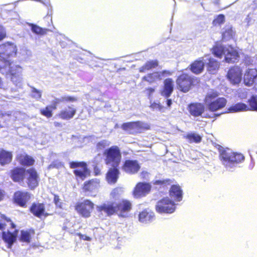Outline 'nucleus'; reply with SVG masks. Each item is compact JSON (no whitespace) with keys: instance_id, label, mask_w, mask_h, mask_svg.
Masks as SVG:
<instances>
[{"instance_id":"f257e3e1","label":"nucleus","mask_w":257,"mask_h":257,"mask_svg":"<svg viewBox=\"0 0 257 257\" xmlns=\"http://www.w3.org/2000/svg\"><path fill=\"white\" fill-rule=\"evenodd\" d=\"M27 175L26 178V182L28 187L30 190H34L39 186V176L34 168H30L26 169L22 167H15L12 169L9 172V176L11 179L16 183L23 182L26 175Z\"/></svg>"},{"instance_id":"f03ea898","label":"nucleus","mask_w":257,"mask_h":257,"mask_svg":"<svg viewBox=\"0 0 257 257\" xmlns=\"http://www.w3.org/2000/svg\"><path fill=\"white\" fill-rule=\"evenodd\" d=\"M23 68L7 59L0 60V72L5 75L16 85L22 80Z\"/></svg>"},{"instance_id":"7ed1b4c3","label":"nucleus","mask_w":257,"mask_h":257,"mask_svg":"<svg viewBox=\"0 0 257 257\" xmlns=\"http://www.w3.org/2000/svg\"><path fill=\"white\" fill-rule=\"evenodd\" d=\"M218 93L213 92L208 93L205 97L204 102L210 112H216L222 109L226 105L227 101L224 97H217Z\"/></svg>"},{"instance_id":"20e7f679","label":"nucleus","mask_w":257,"mask_h":257,"mask_svg":"<svg viewBox=\"0 0 257 257\" xmlns=\"http://www.w3.org/2000/svg\"><path fill=\"white\" fill-rule=\"evenodd\" d=\"M78 100V98L75 96H63L61 98H55L52 102L51 105H47L40 110L41 115L49 118L53 116V111L57 108L58 105L61 102H74Z\"/></svg>"},{"instance_id":"39448f33","label":"nucleus","mask_w":257,"mask_h":257,"mask_svg":"<svg viewBox=\"0 0 257 257\" xmlns=\"http://www.w3.org/2000/svg\"><path fill=\"white\" fill-rule=\"evenodd\" d=\"M197 82V78L186 73L180 74L176 80V87L181 92L187 93Z\"/></svg>"},{"instance_id":"423d86ee","label":"nucleus","mask_w":257,"mask_h":257,"mask_svg":"<svg viewBox=\"0 0 257 257\" xmlns=\"http://www.w3.org/2000/svg\"><path fill=\"white\" fill-rule=\"evenodd\" d=\"M104 161L106 165L111 167H119L121 153L118 146H112L106 149L104 152Z\"/></svg>"},{"instance_id":"0eeeda50","label":"nucleus","mask_w":257,"mask_h":257,"mask_svg":"<svg viewBox=\"0 0 257 257\" xmlns=\"http://www.w3.org/2000/svg\"><path fill=\"white\" fill-rule=\"evenodd\" d=\"M69 166L74 169L73 173L77 179L83 181L90 175V171L85 162L71 161L69 163Z\"/></svg>"},{"instance_id":"6e6552de","label":"nucleus","mask_w":257,"mask_h":257,"mask_svg":"<svg viewBox=\"0 0 257 257\" xmlns=\"http://www.w3.org/2000/svg\"><path fill=\"white\" fill-rule=\"evenodd\" d=\"M2 219L4 220H6L7 223H5L7 224L5 226V228L10 225V228L14 229L12 232L10 230L7 231H3L2 233V237L4 241L7 244V247L9 248H11L13 244L16 240L17 236L18 233V230L16 228V225L11 221L9 218H8L4 215L2 216Z\"/></svg>"},{"instance_id":"1a4fd4ad","label":"nucleus","mask_w":257,"mask_h":257,"mask_svg":"<svg viewBox=\"0 0 257 257\" xmlns=\"http://www.w3.org/2000/svg\"><path fill=\"white\" fill-rule=\"evenodd\" d=\"M95 204L90 199H86L77 202L74 205V209L77 213L84 218H89L94 209Z\"/></svg>"},{"instance_id":"9d476101","label":"nucleus","mask_w":257,"mask_h":257,"mask_svg":"<svg viewBox=\"0 0 257 257\" xmlns=\"http://www.w3.org/2000/svg\"><path fill=\"white\" fill-rule=\"evenodd\" d=\"M32 196L33 195L28 191L19 190L14 193L13 200L17 205L22 208H27Z\"/></svg>"},{"instance_id":"9b49d317","label":"nucleus","mask_w":257,"mask_h":257,"mask_svg":"<svg viewBox=\"0 0 257 257\" xmlns=\"http://www.w3.org/2000/svg\"><path fill=\"white\" fill-rule=\"evenodd\" d=\"M155 209L159 213H172L176 209V205L169 198L164 197L157 202Z\"/></svg>"},{"instance_id":"f8f14e48","label":"nucleus","mask_w":257,"mask_h":257,"mask_svg":"<svg viewBox=\"0 0 257 257\" xmlns=\"http://www.w3.org/2000/svg\"><path fill=\"white\" fill-rule=\"evenodd\" d=\"M100 180L94 178L86 181L82 186V190L87 195L95 197L100 188Z\"/></svg>"},{"instance_id":"ddd939ff","label":"nucleus","mask_w":257,"mask_h":257,"mask_svg":"<svg viewBox=\"0 0 257 257\" xmlns=\"http://www.w3.org/2000/svg\"><path fill=\"white\" fill-rule=\"evenodd\" d=\"M115 205L117 215L123 218L127 217L133 209L132 201L126 199L120 200Z\"/></svg>"},{"instance_id":"4468645a","label":"nucleus","mask_w":257,"mask_h":257,"mask_svg":"<svg viewBox=\"0 0 257 257\" xmlns=\"http://www.w3.org/2000/svg\"><path fill=\"white\" fill-rule=\"evenodd\" d=\"M17 53L16 46L12 42H6L0 45V60L15 57Z\"/></svg>"},{"instance_id":"2eb2a0df","label":"nucleus","mask_w":257,"mask_h":257,"mask_svg":"<svg viewBox=\"0 0 257 257\" xmlns=\"http://www.w3.org/2000/svg\"><path fill=\"white\" fill-rule=\"evenodd\" d=\"M121 128L129 134L135 135L141 133L143 130H149L150 126H144L139 121L124 122L121 125Z\"/></svg>"},{"instance_id":"dca6fc26","label":"nucleus","mask_w":257,"mask_h":257,"mask_svg":"<svg viewBox=\"0 0 257 257\" xmlns=\"http://www.w3.org/2000/svg\"><path fill=\"white\" fill-rule=\"evenodd\" d=\"M172 72L169 70H164L162 71H154L144 76L142 81L147 82L148 84L156 83L158 81H161L163 76H167L172 75Z\"/></svg>"},{"instance_id":"f3484780","label":"nucleus","mask_w":257,"mask_h":257,"mask_svg":"<svg viewBox=\"0 0 257 257\" xmlns=\"http://www.w3.org/2000/svg\"><path fill=\"white\" fill-rule=\"evenodd\" d=\"M152 189L150 183L147 182H138L134 187L132 194L135 198H141L148 194Z\"/></svg>"},{"instance_id":"a211bd4d","label":"nucleus","mask_w":257,"mask_h":257,"mask_svg":"<svg viewBox=\"0 0 257 257\" xmlns=\"http://www.w3.org/2000/svg\"><path fill=\"white\" fill-rule=\"evenodd\" d=\"M29 210L34 216L39 218L42 216L46 217L52 214L46 211L45 206L44 203L34 202L32 203Z\"/></svg>"},{"instance_id":"6ab92c4d","label":"nucleus","mask_w":257,"mask_h":257,"mask_svg":"<svg viewBox=\"0 0 257 257\" xmlns=\"http://www.w3.org/2000/svg\"><path fill=\"white\" fill-rule=\"evenodd\" d=\"M242 70L237 66L230 67L227 74V77L230 82L233 84H238L242 79Z\"/></svg>"},{"instance_id":"aec40b11","label":"nucleus","mask_w":257,"mask_h":257,"mask_svg":"<svg viewBox=\"0 0 257 257\" xmlns=\"http://www.w3.org/2000/svg\"><path fill=\"white\" fill-rule=\"evenodd\" d=\"M121 168L125 173L135 174L139 172L141 166L136 160H126L124 161Z\"/></svg>"},{"instance_id":"412c9836","label":"nucleus","mask_w":257,"mask_h":257,"mask_svg":"<svg viewBox=\"0 0 257 257\" xmlns=\"http://www.w3.org/2000/svg\"><path fill=\"white\" fill-rule=\"evenodd\" d=\"M76 112V108L74 105L71 104L61 110L57 116L62 120H69L75 115Z\"/></svg>"},{"instance_id":"4be33fe9","label":"nucleus","mask_w":257,"mask_h":257,"mask_svg":"<svg viewBox=\"0 0 257 257\" xmlns=\"http://www.w3.org/2000/svg\"><path fill=\"white\" fill-rule=\"evenodd\" d=\"M170 199L175 202H180L183 199V192L181 186L178 184L172 185L169 190Z\"/></svg>"},{"instance_id":"5701e85b","label":"nucleus","mask_w":257,"mask_h":257,"mask_svg":"<svg viewBox=\"0 0 257 257\" xmlns=\"http://www.w3.org/2000/svg\"><path fill=\"white\" fill-rule=\"evenodd\" d=\"M232 151L228 149H222L219 151V159L226 168L232 167Z\"/></svg>"},{"instance_id":"b1692460","label":"nucleus","mask_w":257,"mask_h":257,"mask_svg":"<svg viewBox=\"0 0 257 257\" xmlns=\"http://www.w3.org/2000/svg\"><path fill=\"white\" fill-rule=\"evenodd\" d=\"M187 109L191 115L197 117L201 116L204 113L205 106L200 102H192L188 105Z\"/></svg>"},{"instance_id":"393cba45","label":"nucleus","mask_w":257,"mask_h":257,"mask_svg":"<svg viewBox=\"0 0 257 257\" xmlns=\"http://www.w3.org/2000/svg\"><path fill=\"white\" fill-rule=\"evenodd\" d=\"M119 174L118 167H112L107 170L105 174V179L108 184H114L117 182Z\"/></svg>"},{"instance_id":"a878e982","label":"nucleus","mask_w":257,"mask_h":257,"mask_svg":"<svg viewBox=\"0 0 257 257\" xmlns=\"http://www.w3.org/2000/svg\"><path fill=\"white\" fill-rule=\"evenodd\" d=\"M174 90V81L171 78H166L164 80L163 86L160 91L162 96L165 98L169 97Z\"/></svg>"},{"instance_id":"bb28decb","label":"nucleus","mask_w":257,"mask_h":257,"mask_svg":"<svg viewBox=\"0 0 257 257\" xmlns=\"http://www.w3.org/2000/svg\"><path fill=\"white\" fill-rule=\"evenodd\" d=\"M97 210L98 212H104L107 216H110L115 213L117 214L116 205L111 202L109 203H103L97 206Z\"/></svg>"},{"instance_id":"cd10ccee","label":"nucleus","mask_w":257,"mask_h":257,"mask_svg":"<svg viewBox=\"0 0 257 257\" xmlns=\"http://www.w3.org/2000/svg\"><path fill=\"white\" fill-rule=\"evenodd\" d=\"M205 63L202 58L194 60L189 66L190 71L195 74H199L203 72Z\"/></svg>"},{"instance_id":"c85d7f7f","label":"nucleus","mask_w":257,"mask_h":257,"mask_svg":"<svg viewBox=\"0 0 257 257\" xmlns=\"http://www.w3.org/2000/svg\"><path fill=\"white\" fill-rule=\"evenodd\" d=\"M17 160L23 166H32L35 163L34 158L26 154H20L17 156Z\"/></svg>"},{"instance_id":"c756f323","label":"nucleus","mask_w":257,"mask_h":257,"mask_svg":"<svg viewBox=\"0 0 257 257\" xmlns=\"http://www.w3.org/2000/svg\"><path fill=\"white\" fill-rule=\"evenodd\" d=\"M257 77V70L255 69H248L244 75L243 81L245 85L250 86L254 82Z\"/></svg>"},{"instance_id":"7c9ffc66","label":"nucleus","mask_w":257,"mask_h":257,"mask_svg":"<svg viewBox=\"0 0 257 257\" xmlns=\"http://www.w3.org/2000/svg\"><path fill=\"white\" fill-rule=\"evenodd\" d=\"M154 213L149 209H145L140 212L139 220L143 223H148L152 221L155 218Z\"/></svg>"},{"instance_id":"2f4dec72","label":"nucleus","mask_w":257,"mask_h":257,"mask_svg":"<svg viewBox=\"0 0 257 257\" xmlns=\"http://www.w3.org/2000/svg\"><path fill=\"white\" fill-rule=\"evenodd\" d=\"M13 153L4 149H0V164L5 166L11 163L13 160Z\"/></svg>"},{"instance_id":"473e14b6","label":"nucleus","mask_w":257,"mask_h":257,"mask_svg":"<svg viewBox=\"0 0 257 257\" xmlns=\"http://www.w3.org/2000/svg\"><path fill=\"white\" fill-rule=\"evenodd\" d=\"M206 66L207 71L210 73L213 74L219 69L220 63L213 58L210 57L208 59Z\"/></svg>"},{"instance_id":"72a5a7b5","label":"nucleus","mask_w":257,"mask_h":257,"mask_svg":"<svg viewBox=\"0 0 257 257\" xmlns=\"http://www.w3.org/2000/svg\"><path fill=\"white\" fill-rule=\"evenodd\" d=\"M212 53L216 57L221 58L227 52V49L222 45L216 44L211 49Z\"/></svg>"},{"instance_id":"f704fd0d","label":"nucleus","mask_w":257,"mask_h":257,"mask_svg":"<svg viewBox=\"0 0 257 257\" xmlns=\"http://www.w3.org/2000/svg\"><path fill=\"white\" fill-rule=\"evenodd\" d=\"M158 66V61L157 60L148 61L139 68V72L142 73L146 72L156 68Z\"/></svg>"},{"instance_id":"c9c22d12","label":"nucleus","mask_w":257,"mask_h":257,"mask_svg":"<svg viewBox=\"0 0 257 257\" xmlns=\"http://www.w3.org/2000/svg\"><path fill=\"white\" fill-rule=\"evenodd\" d=\"M225 61L227 63H234L236 60H237L239 55L237 52L235 50L231 49L229 50L227 49V52L225 54Z\"/></svg>"},{"instance_id":"e433bc0d","label":"nucleus","mask_w":257,"mask_h":257,"mask_svg":"<svg viewBox=\"0 0 257 257\" xmlns=\"http://www.w3.org/2000/svg\"><path fill=\"white\" fill-rule=\"evenodd\" d=\"M28 25L31 27L32 32L37 35H44L49 31V29L47 28H43L36 24L28 23Z\"/></svg>"},{"instance_id":"4c0bfd02","label":"nucleus","mask_w":257,"mask_h":257,"mask_svg":"<svg viewBox=\"0 0 257 257\" xmlns=\"http://www.w3.org/2000/svg\"><path fill=\"white\" fill-rule=\"evenodd\" d=\"M35 234L34 229L22 230L21 232L20 240L23 242L30 243L32 236Z\"/></svg>"},{"instance_id":"58836bf2","label":"nucleus","mask_w":257,"mask_h":257,"mask_svg":"<svg viewBox=\"0 0 257 257\" xmlns=\"http://www.w3.org/2000/svg\"><path fill=\"white\" fill-rule=\"evenodd\" d=\"M248 110L247 106L243 103H237L231 105L228 108V112H235L240 111H246Z\"/></svg>"},{"instance_id":"ea45409f","label":"nucleus","mask_w":257,"mask_h":257,"mask_svg":"<svg viewBox=\"0 0 257 257\" xmlns=\"http://www.w3.org/2000/svg\"><path fill=\"white\" fill-rule=\"evenodd\" d=\"M185 138L190 143H199L202 140V137L196 133L188 134Z\"/></svg>"},{"instance_id":"a19ab883","label":"nucleus","mask_w":257,"mask_h":257,"mask_svg":"<svg viewBox=\"0 0 257 257\" xmlns=\"http://www.w3.org/2000/svg\"><path fill=\"white\" fill-rule=\"evenodd\" d=\"M255 88L257 90V83L255 85ZM249 106V110L257 111V95H252L247 101Z\"/></svg>"},{"instance_id":"79ce46f5","label":"nucleus","mask_w":257,"mask_h":257,"mask_svg":"<svg viewBox=\"0 0 257 257\" xmlns=\"http://www.w3.org/2000/svg\"><path fill=\"white\" fill-rule=\"evenodd\" d=\"M232 167L235 165L240 163L244 161V157L241 153H238L232 152V156L231 157Z\"/></svg>"},{"instance_id":"37998d69","label":"nucleus","mask_w":257,"mask_h":257,"mask_svg":"<svg viewBox=\"0 0 257 257\" xmlns=\"http://www.w3.org/2000/svg\"><path fill=\"white\" fill-rule=\"evenodd\" d=\"M172 183V181L170 179H163V180H156L154 182V184L155 185H158L160 186V188L167 187L168 186L170 185Z\"/></svg>"},{"instance_id":"c03bdc74","label":"nucleus","mask_w":257,"mask_h":257,"mask_svg":"<svg viewBox=\"0 0 257 257\" xmlns=\"http://www.w3.org/2000/svg\"><path fill=\"white\" fill-rule=\"evenodd\" d=\"M225 22V16L223 14L217 15L213 20L212 24L214 26L221 25Z\"/></svg>"},{"instance_id":"a18cd8bd","label":"nucleus","mask_w":257,"mask_h":257,"mask_svg":"<svg viewBox=\"0 0 257 257\" xmlns=\"http://www.w3.org/2000/svg\"><path fill=\"white\" fill-rule=\"evenodd\" d=\"M32 97L37 99H39L42 97V92L35 87L32 88Z\"/></svg>"},{"instance_id":"49530a36","label":"nucleus","mask_w":257,"mask_h":257,"mask_svg":"<svg viewBox=\"0 0 257 257\" xmlns=\"http://www.w3.org/2000/svg\"><path fill=\"white\" fill-rule=\"evenodd\" d=\"M53 201L57 207H58L59 208H62V202H60V199L59 198V196L58 195H57V194L54 195Z\"/></svg>"},{"instance_id":"de8ad7c7","label":"nucleus","mask_w":257,"mask_h":257,"mask_svg":"<svg viewBox=\"0 0 257 257\" xmlns=\"http://www.w3.org/2000/svg\"><path fill=\"white\" fill-rule=\"evenodd\" d=\"M150 107L153 109H158L162 110L164 108V106L160 103L153 102L150 105Z\"/></svg>"},{"instance_id":"09e8293b","label":"nucleus","mask_w":257,"mask_h":257,"mask_svg":"<svg viewBox=\"0 0 257 257\" xmlns=\"http://www.w3.org/2000/svg\"><path fill=\"white\" fill-rule=\"evenodd\" d=\"M7 37L6 31L3 26L0 25V41Z\"/></svg>"},{"instance_id":"8fccbe9b","label":"nucleus","mask_w":257,"mask_h":257,"mask_svg":"<svg viewBox=\"0 0 257 257\" xmlns=\"http://www.w3.org/2000/svg\"><path fill=\"white\" fill-rule=\"evenodd\" d=\"M155 87H148L146 89L145 91L148 96H151L155 91Z\"/></svg>"},{"instance_id":"3c124183","label":"nucleus","mask_w":257,"mask_h":257,"mask_svg":"<svg viewBox=\"0 0 257 257\" xmlns=\"http://www.w3.org/2000/svg\"><path fill=\"white\" fill-rule=\"evenodd\" d=\"M101 173L100 170L96 166L94 168V174L95 176H98Z\"/></svg>"},{"instance_id":"603ef678","label":"nucleus","mask_w":257,"mask_h":257,"mask_svg":"<svg viewBox=\"0 0 257 257\" xmlns=\"http://www.w3.org/2000/svg\"><path fill=\"white\" fill-rule=\"evenodd\" d=\"M5 191L0 187V201H1L4 198Z\"/></svg>"},{"instance_id":"864d4df0","label":"nucleus","mask_w":257,"mask_h":257,"mask_svg":"<svg viewBox=\"0 0 257 257\" xmlns=\"http://www.w3.org/2000/svg\"><path fill=\"white\" fill-rule=\"evenodd\" d=\"M105 144H106V141L103 140V141H102L98 143L97 146L98 147L101 146V147H103L105 146Z\"/></svg>"},{"instance_id":"5fc2aeb1","label":"nucleus","mask_w":257,"mask_h":257,"mask_svg":"<svg viewBox=\"0 0 257 257\" xmlns=\"http://www.w3.org/2000/svg\"><path fill=\"white\" fill-rule=\"evenodd\" d=\"M172 99H168L167 100V106L170 107L171 106V105H172Z\"/></svg>"},{"instance_id":"6e6d98bb","label":"nucleus","mask_w":257,"mask_h":257,"mask_svg":"<svg viewBox=\"0 0 257 257\" xmlns=\"http://www.w3.org/2000/svg\"><path fill=\"white\" fill-rule=\"evenodd\" d=\"M7 224L6 223H2L0 222V229L4 230L5 229V226H7Z\"/></svg>"},{"instance_id":"4d7b16f0","label":"nucleus","mask_w":257,"mask_h":257,"mask_svg":"<svg viewBox=\"0 0 257 257\" xmlns=\"http://www.w3.org/2000/svg\"><path fill=\"white\" fill-rule=\"evenodd\" d=\"M54 124L55 126H62L61 123L59 122H54Z\"/></svg>"},{"instance_id":"13d9d810","label":"nucleus","mask_w":257,"mask_h":257,"mask_svg":"<svg viewBox=\"0 0 257 257\" xmlns=\"http://www.w3.org/2000/svg\"><path fill=\"white\" fill-rule=\"evenodd\" d=\"M3 86V82L2 78L0 77V88H2Z\"/></svg>"},{"instance_id":"bf43d9fd","label":"nucleus","mask_w":257,"mask_h":257,"mask_svg":"<svg viewBox=\"0 0 257 257\" xmlns=\"http://www.w3.org/2000/svg\"><path fill=\"white\" fill-rule=\"evenodd\" d=\"M205 117L206 118H213V116H211V115H206L205 116Z\"/></svg>"},{"instance_id":"052dcab7","label":"nucleus","mask_w":257,"mask_h":257,"mask_svg":"<svg viewBox=\"0 0 257 257\" xmlns=\"http://www.w3.org/2000/svg\"><path fill=\"white\" fill-rule=\"evenodd\" d=\"M86 240H90V238L89 237H86L85 239Z\"/></svg>"},{"instance_id":"680f3d73","label":"nucleus","mask_w":257,"mask_h":257,"mask_svg":"<svg viewBox=\"0 0 257 257\" xmlns=\"http://www.w3.org/2000/svg\"><path fill=\"white\" fill-rule=\"evenodd\" d=\"M220 115V114H215L213 116L214 117H217Z\"/></svg>"},{"instance_id":"e2e57ef3","label":"nucleus","mask_w":257,"mask_h":257,"mask_svg":"<svg viewBox=\"0 0 257 257\" xmlns=\"http://www.w3.org/2000/svg\"><path fill=\"white\" fill-rule=\"evenodd\" d=\"M227 31H225V32H224V34L225 35V34L226 33H227Z\"/></svg>"}]
</instances>
